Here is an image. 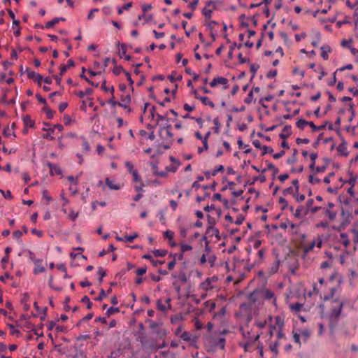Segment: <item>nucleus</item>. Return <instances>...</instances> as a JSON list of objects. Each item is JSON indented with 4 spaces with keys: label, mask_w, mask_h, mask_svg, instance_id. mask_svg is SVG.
Segmentation results:
<instances>
[{
    "label": "nucleus",
    "mask_w": 358,
    "mask_h": 358,
    "mask_svg": "<svg viewBox=\"0 0 358 358\" xmlns=\"http://www.w3.org/2000/svg\"><path fill=\"white\" fill-rule=\"evenodd\" d=\"M343 302L338 299H335L333 301L331 313L329 314V325L331 329H334L337 325L338 318L342 312Z\"/></svg>",
    "instance_id": "obj_1"
},
{
    "label": "nucleus",
    "mask_w": 358,
    "mask_h": 358,
    "mask_svg": "<svg viewBox=\"0 0 358 358\" xmlns=\"http://www.w3.org/2000/svg\"><path fill=\"white\" fill-rule=\"evenodd\" d=\"M299 236L301 238V241L299 243V247L302 250L303 257L313 251L315 247L320 249L322 245V240L320 236L309 243L304 242L306 238L305 234H299Z\"/></svg>",
    "instance_id": "obj_2"
},
{
    "label": "nucleus",
    "mask_w": 358,
    "mask_h": 358,
    "mask_svg": "<svg viewBox=\"0 0 358 358\" xmlns=\"http://www.w3.org/2000/svg\"><path fill=\"white\" fill-rule=\"evenodd\" d=\"M335 204L333 202H329L327 208H323L324 213L330 220H334L337 215V212L334 210Z\"/></svg>",
    "instance_id": "obj_3"
},
{
    "label": "nucleus",
    "mask_w": 358,
    "mask_h": 358,
    "mask_svg": "<svg viewBox=\"0 0 358 358\" xmlns=\"http://www.w3.org/2000/svg\"><path fill=\"white\" fill-rule=\"evenodd\" d=\"M171 299L168 298L165 301V303L159 299L157 301V308L159 310L166 312L168 309H171Z\"/></svg>",
    "instance_id": "obj_4"
},
{
    "label": "nucleus",
    "mask_w": 358,
    "mask_h": 358,
    "mask_svg": "<svg viewBox=\"0 0 358 358\" xmlns=\"http://www.w3.org/2000/svg\"><path fill=\"white\" fill-rule=\"evenodd\" d=\"M228 80L224 77H217L215 78L212 82L210 83V87H215L217 85H224V88L227 89L228 88Z\"/></svg>",
    "instance_id": "obj_5"
},
{
    "label": "nucleus",
    "mask_w": 358,
    "mask_h": 358,
    "mask_svg": "<svg viewBox=\"0 0 358 358\" xmlns=\"http://www.w3.org/2000/svg\"><path fill=\"white\" fill-rule=\"evenodd\" d=\"M27 76L29 79H31L37 83V84L41 86V81L43 80V77L38 73H36L34 71L27 70Z\"/></svg>",
    "instance_id": "obj_6"
},
{
    "label": "nucleus",
    "mask_w": 358,
    "mask_h": 358,
    "mask_svg": "<svg viewBox=\"0 0 358 358\" xmlns=\"http://www.w3.org/2000/svg\"><path fill=\"white\" fill-rule=\"evenodd\" d=\"M120 100V102H118V106L124 108H127L131 102V96L129 94L122 95Z\"/></svg>",
    "instance_id": "obj_7"
},
{
    "label": "nucleus",
    "mask_w": 358,
    "mask_h": 358,
    "mask_svg": "<svg viewBox=\"0 0 358 358\" xmlns=\"http://www.w3.org/2000/svg\"><path fill=\"white\" fill-rule=\"evenodd\" d=\"M194 94H195V98L197 99H199L202 102V103H203L206 106H209L212 108H215V104L213 103V102L212 101L210 100V99L208 97L199 96L197 94L196 90L194 91Z\"/></svg>",
    "instance_id": "obj_8"
},
{
    "label": "nucleus",
    "mask_w": 358,
    "mask_h": 358,
    "mask_svg": "<svg viewBox=\"0 0 358 358\" xmlns=\"http://www.w3.org/2000/svg\"><path fill=\"white\" fill-rule=\"evenodd\" d=\"M284 324V320L280 316H276L274 324L271 325V329H275V330L283 329Z\"/></svg>",
    "instance_id": "obj_9"
},
{
    "label": "nucleus",
    "mask_w": 358,
    "mask_h": 358,
    "mask_svg": "<svg viewBox=\"0 0 358 358\" xmlns=\"http://www.w3.org/2000/svg\"><path fill=\"white\" fill-rule=\"evenodd\" d=\"M34 264V268L33 271V273L35 275H38L41 273H43L45 271V267L42 265V260L39 259L37 261H35Z\"/></svg>",
    "instance_id": "obj_10"
},
{
    "label": "nucleus",
    "mask_w": 358,
    "mask_h": 358,
    "mask_svg": "<svg viewBox=\"0 0 358 358\" xmlns=\"http://www.w3.org/2000/svg\"><path fill=\"white\" fill-rule=\"evenodd\" d=\"M151 169L152 170L153 174L162 178H165L167 176V173L166 171H157V164L151 163Z\"/></svg>",
    "instance_id": "obj_11"
},
{
    "label": "nucleus",
    "mask_w": 358,
    "mask_h": 358,
    "mask_svg": "<svg viewBox=\"0 0 358 358\" xmlns=\"http://www.w3.org/2000/svg\"><path fill=\"white\" fill-rule=\"evenodd\" d=\"M292 134V127L290 125H286L284 127L282 131L280 134V138L282 139H286Z\"/></svg>",
    "instance_id": "obj_12"
},
{
    "label": "nucleus",
    "mask_w": 358,
    "mask_h": 358,
    "mask_svg": "<svg viewBox=\"0 0 358 358\" xmlns=\"http://www.w3.org/2000/svg\"><path fill=\"white\" fill-rule=\"evenodd\" d=\"M338 241L342 245L345 246V248H347L350 243V239L346 233H341L340 234V238Z\"/></svg>",
    "instance_id": "obj_13"
},
{
    "label": "nucleus",
    "mask_w": 358,
    "mask_h": 358,
    "mask_svg": "<svg viewBox=\"0 0 358 358\" xmlns=\"http://www.w3.org/2000/svg\"><path fill=\"white\" fill-rule=\"evenodd\" d=\"M60 21H65V19L64 17H55L52 20L46 22L45 27V29H50L53 27L55 24L59 23Z\"/></svg>",
    "instance_id": "obj_14"
},
{
    "label": "nucleus",
    "mask_w": 358,
    "mask_h": 358,
    "mask_svg": "<svg viewBox=\"0 0 358 358\" xmlns=\"http://www.w3.org/2000/svg\"><path fill=\"white\" fill-rule=\"evenodd\" d=\"M339 287L338 286H336V287H333L331 288H330V292L327 294H325L324 296V301H329L331 299H334V297L335 296V294L336 293V292L338 291Z\"/></svg>",
    "instance_id": "obj_15"
},
{
    "label": "nucleus",
    "mask_w": 358,
    "mask_h": 358,
    "mask_svg": "<svg viewBox=\"0 0 358 358\" xmlns=\"http://www.w3.org/2000/svg\"><path fill=\"white\" fill-rule=\"evenodd\" d=\"M118 45H120V57H124L126 60L129 61L131 59V56L126 55L127 47H126L125 44H120V43H118Z\"/></svg>",
    "instance_id": "obj_16"
},
{
    "label": "nucleus",
    "mask_w": 358,
    "mask_h": 358,
    "mask_svg": "<svg viewBox=\"0 0 358 358\" xmlns=\"http://www.w3.org/2000/svg\"><path fill=\"white\" fill-rule=\"evenodd\" d=\"M351 233L352 234V241L355 244V249L356 248V245L358 244V226H355L350 229Z\"/></svg>",
    "instance_id": "obj_17"
},
{
    "label": "nucleus",
    "mask_w": 358,
    "mask_h": 358,
    "mask_svg": "<svg viewBox=\"0 0 358 358\" xmlns=\"http://www.w3.org/2000/svg\"><path fill=\"white\" fill-rule=\"evenodd\" d=\"M75 63L73 59H70L68 60V64L66 65H63L60 66V76H62L69 68L74 66Z\"/></svg>",
    "instance_id": "obj_18"
},
{
    "label": "nucleus",
    "mask_w": 358,
    "mask_h": 358,
    "mask_svg": "<svg viewBox=\"0 0 358 358\" xmlns=\"http://www.w3.org/2000/svg\"><path fill=\"white\" fill-rule=\"evenodd\" d=\"M48 166L50 167V173L52 175H60L62 174V170L61 169L57 166V165H54V164H52L50 163L48 164Z\"/></svg>",
    "instance_id": "obj_19"
},
{
    "label": "nucleus",
    "mask_w": 358,
    "mask_h": 358,
    "mask_svg": "<svg viewBox=\"0 0 358 358\" xmlns=\"http://www.w3.org/2000/svg\"><path fill=\"white\" fill-rule=\"evenodd\" d=\"M321 57L324 59L327 60L329 59L328 53L331 52V48L328 45H323L321 48Z\"/></svg>",
    "instance_id": "obj_20"
},
{
    "label": "nucleus",
    "mask_w": 358,
    "mask_h": 358,
    "mask_svg": "<svg viewBox=\"0 0 358 358\" xmlns=\"http://www.w3.org/2000/svg\"><path fill=\"white\" fill-rule=\"evenodd\" d=\"M280 345V343L278 341H276L275 342L271 343L269 345V348L271 350L272 352H273L275 355L278 354V347Z\"/></svg>",
    "instance_id": "obj_21"
},
{
    "label": "nucleus",
    "mask_w": 358,
    "mask_h": 358,
    "mask_svg": "<svg viewBox=\"0 0 358 358\" xmlns=\"http://www.w3.org/2000/svg\"><path fill=\"white\" fill-rule=\"evenodd\" d=\"M182 78V75L180 74H178L177 72L176 71H173L171 73V74L169 76V79L170 80L171 82L173 83L176 80H181Z\"/></svg>",
    "instance_id": "obj_22"
},
{
    "label": "nucleus",
    "mask_w": 358,
    "mask_h": 358,
    "mask_svg": "<svg viewBox=\"0 0 358 358\" xmlns=\"http://www.w3.org/2000/svg\"><path fill=\"white\" fill-rule=\"evenodd\" d=\"M259 338V334H257L254 336V338L252 339H250L248 341H247L243 347H244V349L245 351H248V348L252 345L254 343H255L256 341H257Z\"/></svg>",
    "instance_id": "obj_23"
},
{
    "label": "nucleus",
    "mask_w": 358,
    "mask_h": 358,
    "mask_svg": "<svg viewBox=\"0 0 358 358\" xmlns=\"http://www.w3.org/2000/svg\"><path fill=\"white\" fill-rule=\"evenodd\" d=\"M106 184L110 189L118 190L120 188V185L114 184L108 178L106 179Z\"/></svg>",
    "instance_id": "obj_24"
},
{
    "label": "nucleus",
    "mask_w": 358,
    "mask_h": 358,
    "mask_svg": "<svg viewBox=\"0 0 358 358\" xmlns=\"http://www.w3.org/2000/svg\"><path fill=\"white\" fill-rule=\"evenodd\" d=\"M303 207L302 206H299L297 207L296 210L294 213V216L297 218H302L304 215V213H303Z\"/></svg>",
    "instance_id": "obj_25"
},
{
    "label": "nucleus",
    "mask_w": 358,
    "mask_h": 358,
    "mask_svg": "<svg viewBox=\"0 0 358 358\" xmlns=\"http://www.w3.org/2000/svg\"><path fill=\"white\" fill-rule=\"evenodd\" d=\"M114 92H115L114 87H113V86H111L110 93L112 94V96L108 101V103L109 104H110L113 107H115V106L118 105V102L115 100Z\"/></svg>",
    "instance_id": "obj_26"
},
{
    "label": "nucleus",
    "mask_w": 358,
    "mask_h": 358,
    "mask_svg": "<svg viewBox=\"0 0 358 358\" xmlns=\"http://www.w3.org/2000/svg\"><path fill=\"white\" fill-rule=\"evenodd\" d=\"M23 120L25 127H33L34 126V122L31 120L29 115L25 116Z\"/></svg>",
    "instance_id": "obj_27"
},
{
    "label": "nucleus",
    "mask_w": 358,
    "mask_h": 358,
    "mask_svg": "<svg viewBox=\"0 0 358 358\" xmlns=\"http://www.w3.org/2000/svg\"><path fill=\"white\" fill-rule=\"evenodd\" d=\"M264 295L265 299L271 300V299H273V301L272 303H275V299H274V293L272 291L266 289L264 292Z\"/></svg>",
    "instance_id": "obj_28"
},
{
    "label": "nucleus",
    "mask_w": 358,
    "mask_h": 358,
    "mask_svg": "<svg viewBox=\"0 0 358 358\" xmlns=\"http://www.w3.org/2000/svg\"><path fill=\"white\" fill-rule=\"evenodd\" d=\"M138 237L137 233H134L131 235H126L123 237V240L126 243H131L136 238Z\"/></svg>",
    "instance_id": "obj_29"
},
{
    "label": "nucleus",
    "mask_w": 358,
    "mask_h": 358,
    "mask_svg": "<svg viewBox=\"0 0 358 358\" xmlns=\"http://www.w3.org/2000/svg\"><path fill=\"white\" fill-rule=\"evenodd\" d=\"M155 333L160 338H163L166 336L168 331L164 328H159Z\"/></svg>",
    "instance_id": "obj_30"
},
{
    "label": "nucleus",
    "mask_w": 358,
    "mask_h": 358,
    "mask_svg": "<svg viewBox=\"0 0 358 358\" xmlns=\"http://www.w3.org/2000/svg\"><path fill=\"white\" fill-rule=\"evenodd\" d=\"M201 288L205 290H208L212 288L211 280L208 278L204 282L201 283Z\"/></svg>",
    "instance_id": "obj_31"
},
{
    "label": "nucleus",
    "mask_w": 358,
    "mask_h": 358,
    "mask_svg": "<svg viewBox=\"0 0 358 358\" xmlns=\"http://www.w3.org/2000/svg\"><path fill=\"white\" fill-rule=\"evenodd\" d=\"M310 158L311 159V164L309 166V168L312 170L315 169V160L317 158V154L315 152H312L310 154Z\"/></svg>",
    "instance_id": "obj_32"
},
{
    "label": "nucleus",
    "mask_w": 358,
    "mask_h": 358,
    "mask_svg": "<svg viewBox=\"0 0 358 358\" xmlns=\"http://www.w3.org/2000/svg\"><path fill=\"white\" fill-rule=\"evenodd\" d=\"M180 338L185 342H189L191 341L192 335L188 331H183L181 335H180Z\"/></svg>",
    "instance_id": "obj_33"
},
{
    "label": "nucleus",
    "mask_w": 358,
    "mask_h": 358,
    "mask_svg": "<svg viewBox=\"0 0 358 358\" xmlns=\"http://www.w3.org/2000/svg\"><path fill=\"white\" fill-rule=\"evenodd\" d=\"M266 320H259V319H257L255 320V324L260 328V329H263L266 327Z\"/></svg>",
    "instance_id": "obj_34"
},
{
    "label": "nucleus",
    "mask_w": 358,
    "mask_h": 358,
    "mask_svg": "<svg viewBox=\"0 0 358 358\" xmlns=\"http://www.w3.org/2000/svg\"><path fill=\"white\" fill-rule=\"evenodd\" d=\"M308 125V121L303 119H300L296 122V126L301 129H303L306 126Z\"/></svg>",
    "instance_id": "obj_35"
},
{
    "label": "nucleus",
    "mask_w": 358,
    "mask_h": 358,
    "mask_svg": "<svg viewBox=\"0 0 358 358\" xmlns=\"http://www.w3.org/2000/svg\"><path fill=\"white\" fill-rule=\"evenodd\" d=\"M213 10L212 8H207V7H205L203 10H202V14L206 17V18H211V14L213 13Z\"/></svg>",
    "instance_id": "obj_36"
},
{
    "label": "nucleus",
    "mask_w": 358,
    "mask_h": 358,
    "mask_svg": "<svg viewBox=\"0 0 358 358\" xmlns=\"http://www.w3.org/2000/svg\"><path fill=\"white\" fill-rule=\"evenodd\" d=\"M43 110H44V111H45V113H46V116H47V118H48V119L51 120V119H52V118H53V117H54V114L55 113V111L52 110L51 109L48 108H46V107H44V108H43Z\"/></svg>",
    "instance_id": "obj_37"
},
{
    "label": "nucleus",
    "mask_w": 358,
    "mask_h": 358,
    "mask_svg": "<svg viewBox=\"0 0 358 358\" xmlns=\"http://www.w3.org/2000/svg\"><path fill=\"white\" fill-rule=\"evenodd\" d=\"M210 136V131H208L206 134L205 136L203 137V145L205 150H207L208 149V139Z\"/></svg>",
    "instance_id": "obj_38"
},
{
    "label": "nucleus",
    "mask_w": 358,
    "mask_h": 358,
    "mask_svg": "<svg viewBox=\"0 0 358 358\" xmlns=\"http://www.w3.org/2000/svg\"><path fill=\"white\" fill-rule=\"evenodd\" d=\"M287 222L289 224V227H290V229L292 230V233L293 234H298L299 233V227L298 225L289 222V220H287Z\"/></svg>",
    "instance_id": "obj_39"
},
{
    "label": "nucleus",
    "mask_w": 358,
    "mask_h": 358,
    "mask_svg": "<svg viewBox=\"0 0 358 358\" xmlns=\"http://www.w3.org/2000/svg\"><path fill=\"white\" fill-rule=\"evenodd\" d=\"M279 264H280V262L279 260H275L272 266L271 267V273H276L278 269H279Z\"/></svg>",
    "instance_id": "obj_40"
},
{
    "label": "nucleus",
    "mask_w": 358,
    "mask_h": 358,
    "mask_svg": "<svg viewBox=\"0 0 358 358\" xmlns=\"http://www.w3.org/2000/svg\"><path fill=\"white\" fill-rule=\"evenodd\" d=\"M131 175H132V177H133V181L134 182H143L142 180H141V176L138 175V173L137 170L136 171H133Z\"/></svg>",
    "instance_id": "obj_41"
},
{
    "label": "nucleus",
    "mask_w": 358,
    "mask_h": 358,
    "mask_svg": "<svg viewBox=\"0 0 358 358\" xmlns=\"http://www.w3.org/2000/svg\"><path fill=\"white\" fill-rule=\"evenodd\" d=\"M119 310V308L110 307L109 308H108L106 314L107 315L108 317H110V315L115 314V313H118Z\"/></svg>",
    "instance_id": "obj_42"
},
{
    "label": "nucleus",
    "mask_w": 358,
    "mask_h": 358,
    "mask_svg": "<svg viewBox=\"0 0 358 358\" xmlns=\"http://www.w3.org/2000/svg\"><path fill=\"white\" fill-rule=\"evenodd\" d=\"M132 6V2H129L124 5L122 8H120L117 10V13L121 15L124 10H129Z\"/></svg>",
    "instance_id": "obj_43"
},
{
    "label": "nucleus",
    "mask_w": 358,
    "mask_h": 358,
    "mask_svg": "<svg viewBox=\"0 0 358 358\" xmlns=\"http://www.w3.org/2000/svg\"><path fill=\"white\" fill-rule=\"evenodd\" d=\"M81 301L83 303H87V309H90L92 306V303L90 301V298L87 296H85L82 298Z\"/></svg>",
    "instance_id": "obj_44"
},
{
    "label": "nucleus",
    "mask_w": 358,
    "mask_h": 358,
    "mask_svg": "<svg viewBox=\"0 0 358 358\" xmlns=\"http://www.w3.org/2000/svg\"><path fill=\"white\" fill-rule=\"evenodd\" d=\"M124 164L129 173H132L133 171H136V169H134V165L132 164L131 162L127 161Z\"/></svg>",
    "instance_id": "obj_45"
},
{
    "label": "nucleus",
    "mask_w": 358,
    "mask_h": 358,
    "mask_svg": "<svg viewBox=\"0 0 358 358\" xmlns=\"http://www.w3.org/2000/svg\"><path fill=\"white\" fill-rule=\"evenodd\" d=\"M8 326L9 329H10V334L12 335H16L17 336H18L20 334V331L17 329H15L13 324H8Z\"/></svg>",
    "instance_id": "obj_46"
},
{
    "label": "nucleus",
    "mask_w": 358,
    "mask_h": 358,
    "mask_svg": "<svg viewBox=\"0 0 358 358\" xmlns=\"http://www.w3.org/2000/svg\"><path fill=\"white\" fill-rule=\"evenodd\" d=\"M153 253L155 257H164L167 252L164 250H155Z\"/></svg>",
    "instance_id": "obj_47"
},
{
    "label": "nucleus",
    "mask_w": 358,
    "mask_h": 358,
    "mask_svg": "<svg viewBox=\"0 0 358 358\" xmlns=\"http://www.w3.org/2000/svg\"><path fill=\"white\" fill-rule=\"evenodd\" d=\"M313 203H314L313 199H309L307 200V201H306L307 209L304 212V215H307L308 213L309 209L312 207Z\"/></svg>",
    "instance_id": "obj_48"
},
{
    "label": "nucleus",
    "mask_w": 358,
    "mask_h": 358,
    "mask_svg": "<svg viewBox=\"0 0 358 358\" xmlns=\"http://www.w3.org/2000/svg\"><path fill=\"white\" fill-rule=\"evenodd\" d=\"M346 150H347V148L345 144H340L338 145V147L337 148L338 152L342 153L343 155H344L345 156L348 155L347 152H345L346 151Z\"/></svg>",
    "instance_id": "obj_49"
},
{
    "label": "nucleus",
    "mask_w": 358,
    "mask_h": 358,
    "mask_svg": "<svg viewBox=\"0 0 358 358\" xmlns=\"http://www.w3.org/2000/svg\"><path fill=\"white\" fill-rule=\"evenodd\" d=\"M181 251L182 252H185L187 251H190L192 250V247L190 245L182 243L180 245Z\"/></svg>",
    "instance_id": "obj_50"
},
{
    "label": "nucleus",
    "mask_w": 358,
    "mask_h": 358,
    "mask_svg": "<svg viewBox=\"0 0 358 358\" xmlns=\"http://www.w3.org/2000/svg\"><path fill=\"white\" fill-rule=\"evenodd\" d=\"M253 100V93L252 91H250L248 94L247 95L246 98L244 99V102L250 104L252 103Z\"/></svg>",
    "instance_id": "obj_51"
},
{
    "label": "nucleus",
    "mask_w": 358,
    "mask_h": 358,
    "mask_svg": "<svg viewBox=\"0 0 358 358\" xmlns=\"http://www.w3.org/2000/svg\"><path fill=\"white\" fill-rule=\"evenodd\" d=\"M210 231H212V236H215L216 237L218 236L219 235V230L216 228H214V227H209L208 229H207V233H210Z\"/></svg>",
    "instance_id": "obj_52"
},
{
    "label": "nucleus",
    "mask_w": 358,
    "mask_h": 358,
    "mask_svg": "<svg viewBox=\"0 0 358 358\" xmlns=\"http://www.w3.org/2000/svg\"><path fill=\"white\" fill-rule=\"evenodd\" d=\"M303 305L299 303H295L291 305V308L296 312H299L302 308Z\"/></svg>",
    "instance_id": "obj_53"
},
{
    "label": "nucleus",
    "mask_w": 358,
    "mask_h": 358,
    "mask_svg": "<svg viewBox=\"0 0 358 358\" xmlns=\"http://www.w3.org/2000/svg\"><path fill=\"white\" fill-rule=\"evenodd\" d=\"M224 169V166L222 165H219L218 166H217L214 170L212 172V176H215L219 172H222L223 171Z\"/></svg>",
    "instance_id": "obj_54"
},
{
    "label": "nucleus",
    "mask_w": 358,
    "mask_h": 358,
    "mask_svg": "<svg viewBox=\"0 0 358 358\" xmlns=\"http://www.w3.org/2000/svg\"><path fill=\"white\" fill-rule=\"evenodd\" d=\"M57 129L59 131H62L64 129V127L60 124H55L53 127L49 128V131L51 132H55V129Z\"/></svg>",
    "instance_id": "obj_55"
},
{
    "label": "nucleus",
    "mask_w": 358,
    "mask_h": 358,
    "mask_svg": "<svg viewBox=\"0 0 358 358\" xmlns=\"http://www.w3.org/2000/svg\"><path fill=\"white\" fill-rule=\"evenodd\" d=\"M113 72L115 75H120L122 72H126L124 71V69L119 66H115L113 70Z\"/></svg>",
    "instance_id": "obj_56"
},
{
    "label": "nucleus",
    "mask_w": 358,
    "mask_h": 358,
    "mask_svg": "<svg viewBox=\"0 0 358 358\" xmlns=\"http://www.w3.org/2000/svg\"><path fill=\"white\" fill-rule=\"evenodd\" d=\"M279 203L282 204V209L284 210L288 206V203L287 200L283 197H280Z\"/></svg>",
    "instance_id": "obj_57"
},
{
    "label": "nucleus",
    "mask_w": 358,
    "mask_h": 358,
    "mask_svg": "<svg viewBox=\"0 0 358 358\" xmlns=\"http://www.w3.org/2000/svg\"><path fill=\"white\" fill-rule=\"evenodd\" d=\"M43 130L48 131V133L43 136V138H46V139H49V140H53L54 139V136H52L54 132L50 131L49 129H47L44 128Z\"/></svg>",
    "instance_id": "obj_58"
},
{
    "label": "nucleus",
    "mask_w": 358,
    "mask_h": 358,
    "mask_svg": "<svg viewBox=\"0 0 358 358\" xmlns=\"http://www.w3.org/2000/svg\"><path fill=\"white\" fill-rule=\"evenodd\" d=\"M309 182L311 184H317L320 182V180L317 178L314 177L313 175H310L309 176Z\"/></svg>",
    "instance_id": "obj_59"
},
{
    "label": "nucleus",
    "mask_w": 358,
    "mask_h": 358,
    "mask_svg": "<svg viewBox=\"0 0 358 358\" xmlns=\"http://www.w3.org/2000/svg\"><path fill=\"white\" fill-rule=\"evenodd\" d=\"M262 150H263V154L262 155H266L267 153H272L273 150L271 147H269V146H267V145H264L262 147Z\"/></svg>",
    "instance_id": "obj_60"
},
{
    "label": "nucleus",
    "mask_w": 358,
    "mask_h": 358,
    "mask_svg": "<svg viewBox=\"0 0 358 358\" xmlns=\"http://www.w3.org/2000/svg\"><path fill=\"white\" fill-rule=\"evenodd\" d=\"M276 331H277L276 337H277V339L278 341H280V340H281L282 338H285V334L282 332V329H278V330H276Z\"/></svg>",
    "instance_id": "obj_61"
},
{
    "label": "nucleus",
    "mask_w": 358,
    "mask_h": 358,
    "mask_svg": "<svg viewBox=\"0 0 358 358\" xmlns=\"http://www.w3.org/2000/svg\"><path fill=\"white\" fill-rule=\"evenodd\" d=\"M1 192L2 193L3 196L6 199H11L13 198L11 192L9 190H7L6 192H4L3 190H1Z\"/></svg>",
    "instance_id": "obj_62"
},
{
    "label": "nucleus",
    "mask_w": 358,
    "mask_h": 358,
    "mask_svg": "<svg viewBox=\"0 0 358 358\" xmlns=\"http://www.w3.org/2000/svg\"><path fill=\"white\" fill-rule=\"evenodd\" d=\"M294 187H289L283 190V194L285 196H287L289 194H292L294 193Z\"/></svg>",
    "instance_id": "obj_63"
},
{
    "label": "nucleus",
    "mask_w": 358,
    "mask_h": 358,
    "mask_svg": "<svg viewBox=\"0 0 358 358\" xmlns=\"http://www.w3.org/2000/svg\"><path fill=\"white\" fill-rule=\"evenodd\" d=\"M294 75H299L301 78H303L305 72L303 71L300 70L299 68H295L293 70Z\"/></svg>",
    "instance_id": "obj_64"
}]
</instances>
